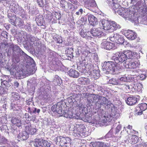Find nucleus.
<instances>
[{"mask_svg":"<svg viewBox=\"0 0 147 147\" xmlns=\"http://www.w3.org/2000/svg\"><path fill=\"white\" fill-rule=\"evenodd\" d=\"M15 75L16 79H20L22 78V77L24 76L21 72V70H19V71H17Z\"/></svg>","mask_w":147,"mask_h":147,"instance_id":"49","label":"nucleus"},{"mask_svg":"<svg viewBox=\"0 0 147 147\" xmlns=\"http://www.w3.org/2000/svg\"><path fill=\"white\" fill-rule=\"evenodd\" d=\"M8 33H7L6 31H3L1 33V36L6 38L7 39L8 37Z\"/></svg>","mask_w":147,"mask_h":147,"instance_id":"62","label":"nucleus"},{"mask_svg":"<svg viewBox=\"0 0 147 147\" xmlns=\"http://www.w3.org/2000/svg\"><path fill=\"white\" fill-rule=\"evenodd\" d=\"M121 125H118L116 128H114V134L117 135L118 134L119 131L121 130Z\"/></svg>","mask_w":147,"mask_h":147,"instance_id":"54","label":"nucleus"},{"mask_svg":"<svg viewBox=\"0 0 147 147\" xmlns=\"http://www.w3.org/2000/svg\"><path fill=\"white\" fill-rule=\"evenodd\" d=\"M11 122L13 124L16 125L18 127H20L21 126V120L18 118L12 117V118Z\"/></svg>","mask_w":147,"mask_h":147,"instance_id":"30","label":"nucleus"},{"mask_svg":"<svg viewBox=\"0 0 147 147\" xmlns=\"http://www.w3.org/2000/svg\"><path fill=\"white\" fill-rule=\"evenodd\" d=\"M109 115L112 118H117L119 116V114L117 111L115 110L113 111V109H112L111 113Z\"/></svg>","mask_w":147,"mask_h":147,"instance_id":"44","label":"nucleus"},{"mask_svg":"<svg viewBox=\"0 0 147 147\" xmlns=\"http://www.w3.org/2000/svg\"><path fill=\"white\" fill-rule=\"evenodd\" d=\"M7 140L3 136H1L0 138V144L1 145L5 144L7 143Z\"/></svg>","mask_w":147,"mask_h":147,"instance_id":"50","label":"nucleus"},{"mask_svg":"<svg viewBox=\"0 0 147 147\" xmlns=\"http://www.w3.org/2000/svg\"><path fill=\"white\" fill-rule=\"evenodd\" d=\"M35 21L37 25L39 26L43 25L45 24V21L42 16L39 15L36 17Z\"/></svg>","mask_w":147,"mask_h":147,"instance_id":"21","label":"nucleus"},{"mask_svg":"<svg viewBox=\"0 0 147 147\" xmlns=\"http://www.w3.org/2000/svg\"><path fill=\"white\" fill-rule=\"evenodd\" d=\"M119 81L125 82L127 81V78L126 77H122L118 79Z\"/></svg>","mask_w":147,"mask_h":147,"instance_id":"64","label":"nucleus"},{"mask_svg":"<svg viewBox=\"0 0 147 147\" xmlns=\"http://www.w3.org/2000/svg\"><path fill=\"white\" fill-rule=\"evenodd\" d=\"M61 137V146H63L65 144L69 143L70 142V138L67 137H64L60 136Z\"/></svg>","mask_w":147,"mask_h":147,"instance_id":"28","label":"nucleus"},{"mask_svg":"<svg viewBox=\"0 0 147 147\" xmlns=\"http://www.w3.org/2000/svg\"><path fill=\"white\" fill-rule=\"evenodd\" d=\"M130 64V69H134L138 67L140 64L139 62L138 61H136L133 60V59H131Z\"/></svg>","mask_w":147,"mask_h":147,"instance_id":"32","label":"nucleus"},{"mask_svg":"<svg viewBox=\"0 0 147 147\" xmlns=\"http://www.w3.org/2000/svg\"><path fill=\"white\" fill-rule=\"evenodd\" d=\"M80 98L77 97V95H75L69 97L68 98V101L69 103L77 102V106L79 108L80 110H82L83 109V105L80 104H78V101H79Z\"/></svg>","mask_w":147,"mask_h":147,"instance_id":"9","label":"nucleus"},{"mask_svg":"<svg viewBox=\"0 0 147 147\" xmlns=\"http://www.w3.org/2000/svg\"><path fill=\"white\" fill-rule=\"evenodd\" d=\"M125 10L123 8H119L116 11L115 10V12H117V13L120 15V16H122L124 18V16L127 14V13L125 12Z\"/></svg>","mask_w":147,"mask_h":147,"instance_id":"34","label":"nucleus"},{"mask_svg":"<svg viewBox=\"0 0 147 147\" xmlns=\"http://www.w3.org/2000/svg\"><path fill=\"white\" fill-rule=\"evenodd\" d=\"M112 119V118L110 115H105L101 122L102 123L101 124L103 125H105L106 126L108 125L109 124V123L111 121Z\"/></svg>","mask_w":147,"mask_h":147,"instance_id":"20","label":"nucleus"},{"mask_svg":"<svg viewBox=\"0 0 147 147\" xmlns=\"http://www.w3.org/2000/svg\"><path fill=\"white\" fill-rule=\"evenodd\" d=\"M80 34L81 36L84 38L89 39L91 38L90 31L85 32L83 29L80 31Z\"/></svg>","mask_w":147,"mask_h":147,"instance_id":"27","label":"nucleus"},{"mask_svg":"<svg viewBox=\"0 0 147 147\" xmlns=\"http://www.w3.org/2000/svg\"><path fill=\"white\" fill-rule=\"evenodd\" d=\"M45 18L48 19L49 21L53 20V17L52 13L49 11H47L44 14Z\"/></svg>","mask_w":147,"mask_h":147,"instance_id":"35","label":"nucleus"},{"mask_svg":"<svg viewBox=\"0 0 147 147\" xmlns=\"http://www.w3.org/2000/svg\"><path fill=\"white\" fill-rule=\"evenodd\" d=\"M101 23L103 29L105 30H109L112 28L111 22L109 21L107 19H103L101 21Z\"/></svg>","mask_w":147,"mask_h":147,"instance_id":"15","label":"nucleus"},{"mask_svg":"<svg viewBox=\"0 0 147 147\" xmlns=\"http://www.w3.org/2000/svg\"><path fill=\"white\" fill-rule=\"evenodd\" d=\"M124 18L133 22L136 20V17L135 14L132 12L129 13H128V12H127L126 14L124 16Z\"/></svg>","mask_w":147,"mask_h":147,"instance_id":"25","label":"nucleus"},{"mask_svg":"<svg viewBox=\"0 0 147 147\" xmlns=\"http://www.w3.org/2000/svg\"><path fill=\"white\" fill-rule=\"evenodd\" d=\"M36 40V39L34 37L29 34H26L25 40L23 43L24 48L26 49L29 50Z\"/></svg>","mask_w":147,"mask_h":147,"instance_id":"5","label":"nucleus"},{"mask_svg":"<svg viewBox=\"0 0 147 147\" xmlns=\"http://www.w3.org/2000/svg\"><path fill=\"white\" fill-rule=\"evenodd\" d=\"M56 53L54 51H50L48 53V56L49 58H50V60L54 59L56 57Z\"/></svg>","mask_w":147,"mask_h":147,"instance_id":"39","label":"nucleus"},{"mask_svg":"<svg viewBox=\"0 0 147 147\" xmlns=\"http://www.w3.org/2000/svg\"><path fill=\"white\" fill-rule=\"evenodd\" d=\"M34 145L36 147H54L52 142L41 138L35 139Z\"/></svg>","mask_w":147,"mask_h":147,"instance_id":"4","label":"nucleus"},{"mask_svg":"<svg viewBox=\"0 0 147 147\" xmlns=\"http://www.w3.org/2000/svg\"><path fill=\"white\" fill-rule=\"evenodd\" d=\"M88 20L90 24L92 26L97 24V18L92 15L88 14Z\"/></svg>","mask_w":147,"mask_h":147,"instance_id":"19","label":"nucleus"},{"mask_svg":"<svg viewBox=\"0 0 147 147\" xmlns=\"http://www.w3.org/2000/svg\"><path fill=\"white\" fill-rule=\"evenodd\" d=\"M92 96L93 97V100L94 102L95 103H97V101H98V100L99 99V98L100 96H99L97 94H92Z\"/></svg>","mask_w":147,"mask_h":147,"instance_id":"48","label":"nucleus"},{"mask_svg":"<svg viewBox=\"0 0 147 147\" xmlns=\"http://www.w3.org/2000/svg\"><path fill=\"white\" fill-rule=\"evenodd\" d=\"M36 118V115L34 114H30L28 119V121H34Z\"/></svg>","mask_w":147,"mask_h":147,"instance_id":"57","label":"nucleus"},{"mask_svg":"<svg viewBox=\"0 0 147 147\" xmlns=\"http://www.w3.org/2000/svg\"><path fill=\"white\" fill-rule=\"evenodd\" d=\"M15 21V26H21L22 25V20L19 18H16Z\"/></svg>","mask_w":147,"mask_h":147,"instance_id":"45","label":"nucleus"},{"mask_svg":"<svg viewBox=\"0 0 147 147\" xmlns=\"http://www.w3.org/2000/svg\"><path fill=\"white\" fill-rule=\"evenodd\" d=\"M90 35L96 38H100L104 36V34L101 31L100 28H94L90 31Z\"/></svg>","mask_w":147,"mask_h":147,"instance_id":"7","label":"nucleus"},{"mask_svg":"<svg viewBox=\"0 0 147 147\" xmlns=\"http://www.w3.org/2000/svg\"><path fill=\"white\" fill-rule=\"evenodd\" d=\"M111 24L112 25V27H113L114 28L113 29L115 30H116L117 29L120 28L121 27L120 26L119 24H117V23L115 22H112Z\"/></svg>","mask_w":147,"mask_h":147,"instance_id":"47","label":"nucleus"},{"mask_svg":"<svg viewBox=\"0 0 147 147\" xmlns=\"http://www.w3.org/2000/svg\"><path fill=\"white\" fill-rule=\"evenodd\" d=\"M26 130L28 135L29 134H34L36 131V129L33 127V125H31L26 126Z\"/></svg>","mask_w":147,"mask_h":147,"instance_id":"22","label":"nucleus"},{"mask_svg":"<svg viewBox=\"0 0 147 147\" xmlns=\"http://www.w3.org/2000/svg\"><path fill=\"white\" fill-rule=\"evenodd\" d=\"M53 13H54L53 16H54V17H55V18H54L53 19V20H52V22H57V20H59L61 18V14L60 13H58L57 12H54Z\"/></svg>","mask_w":147,"mask_h":147,"instance_id":"36","label":"nucleus"},{"mask_svg":"<svg viewBox=\"0 0 147 147\" xmlns=\"http://www.w3.org/2000/svg\"><path fill=\"white\" fill-rule=\"evenodd\" d=\"M6 129H7L8 130H9V129L7 125L6 124V123H3L0 125V129L2 132L4 131Z\"/></svg>","mask_w":147,"mask_h":147,"instance_id":"46","label":"nucleus"},{"mask_svg":"<svg viewBox=\"0 0 147 147\" xmlns=\"http://www.w3.org/2000/svg\"><path fill=\"white\" fill-rule=\"evenodd\" d=\"M137 109H136L137 111H138V109L141 110L142 111H144L147 109V104L146 103H142L138 105V107H137Z\"/></svg>","mask_w":147,"mask_h":147,"instance_id":"37","label":"nucleus"},{"mask_svg":"<svg viewBox=\"0 0 147 147\" xmlns=\"http://www.w3.org/2000/svg\"><path fill=\"white\" fill-rule=\"evenodd\" d=\"M8 44L7 42H5L0 44V51H2L6 50L5 48L8 47Z\"/></svg>","mask_w":147,"mask_h":147,"instance_id":"43","label":"nucleus"},{"mask_svg":"<svg viewBox=\"0 0 147 147\" xmlns=\"http://www.w3.org/2000/svg\"><path fill=\"white\" fill-rule=\"evenodd\" d=\"M29 137L28 134L26 131H22L17 136L18 140L19 141L21 140H24L27 139Z\"/></svg>","mask_w":147,"mask_h":147,"instance_id":"18","label":"nucleus"},{"mask_svg":"<svg viewBox=\"0 0 147 147\" xmlns=\"http://www.w3.org/2000/svg\"><path fill=\"white\" fill-rule=\"evenodd\" d=\"M53 140L55 142L56 144L60 146L61 143V137H60V136L56 138Z\"/></svg>","mask_w":147,"mask_h":147,"instance_id":"55","label":"nucleus"},{"mask_svg":"<svg viewBox=\"0 0 147 147\" xmlns=\"http://www.w3.org/2000/svg\"><path fill=\"white\" fill-rule=\"evenodd\" d=\"M91 98H88L87 99L88 104H89L90 105H92V104L94 102L93 100V97L92 96H90Z\"/></svg>","mask_w":147,"mask_h":147,"instance_id":"58","label":"nucleus"},{"mask_svg":"<svg viewBox=\"0 0 147 147\" xmlns=\"http://www.w3.org/2000/svg\"><path fill=\"white\" fill-rule=\"evenodd\" d=\"M119 80L116 78H112L110 79L109 81V83L114 85H117Z\"/></svg>","mask_w":147,"mask_h":147,"instance_id":"41","label":"nucleus"},{"mask_svg":"<svg viewBox=\"0 0 147 147\" xmlns=\"http://www.w3.org/2000/svg\"><path fill=\"white\" fill-rule=\"evenodd\" d=\"M65 105V102L62 100L60 102H57L56 104L53 105L51 107V110L53 112H56L57 113L58 112H61L60 111V109H61L63 105Z\"/></svg>","mask_w":147,"mask_h":147,"instance_id":"11","label":"nucleus"},{"mask_svg":"<svg viewBox=\"0 0 147 147\" xmlns=\"http://www.w3.org/2000/svg\"><path fill=\"white\" fill-rule=\"evenodd\" d=\"M25 28L26 30L29 32H31L32 31V29L31 27V25L29 23H27L25 25Z\"/></svg>","mask_w":147,"mask_h":147,"instance_id":"59","label":"nucleus"},{"mask_svg":"<svg viewBox=\"0 0 147 147\" xmlns=\"http://www.w3.org/2000/svg\"><path fill=\"white\" fill-rule=\"evenodd\" d=\"M53 82L55 85H60L62 83V80L57 75H55L54 77Z\"/></svg>","mask_w":147,"mask_h":147,"instance_id":"29","label":"nucleus"},{"mask_svg":"<svg viewBox=\"0 0 147 147\" xmlns=\"http://www.w3.org/2000/svg\"><path fill=\"white\" fill-rule=\"evenodd\" d=\"M7 55L11 56L12 61L15 63L13 65V67L15 70L17 68L16 63L21 60H23L25 65H28L30 67H34L35 65V62L32 58L27 55L17 45L13 43L10 44Z\"/></svg>","mask_w":147,"mask_h":147,"instance_id":"1","label":"nucleus"},{"mask_svg":"<svg viewBox=\"0 0 147 147\" xmlns=\"http://www.w3.org/2000/svg\"><path fill=\"white\" fill-rule=\"evenodd\" d=\"M14 10V12L16 13H18L19 11H23L22 7H20L18 5H15V9Z\"/></svg>","mask_w":147,"mask_h":147,"instance_id":"53","label":"nucleus"},{"mask_svg":"<svg viewBox=\"0 0 147 147\" xmlns=\"http://www.w3.org/2000/svg\"><path fill=\"white\" fill-rule=\"evenodd\" d=\"M140 96H131L128 98L125 101L127 104L129 105H132L136 104L140 100Z\"/></svg>","mask_w":147,"mask_h":147,"instance_id":"10","label":"nucleus"},{"mask_svg":"<svg viewBox=\"0 0 147 147\" xmlns=\"http://www.w3.org/2000/svg\"><path fill=\"white\" fill-rule=\"evenodd\" d=\"M7 122L6 117L4 116L0 117V125L3 123H6Z\"/></svg>","mask_w":147,"mask_h":147,"instance_id":"56","label":"nucleus"},{"mask_svg":"<svg viewBox=\"0 0 147 147\" xmlns=\"http://www.w3.org/2000/svg\"><path fill=\"white\" fill-rule=\"evenodd\" d=\"M78 81L82 84L84 85H88L90 84V80L88 78H79Z\"/></svg>","mask_w":147,"mask_h":147,"instance_id":"31","label":"nucleus"},{"mask_svg":"<svg viewBox=\"0 0 147 147\" xmlns=\"http://www.w3.org/2000/svg\"><path fill=\"white\" fill-rule=\"evenodd\" d=\"M51 97V95L48 92H44L43 94V98L44 100H47Z\"/></svg>","mask_w":147,"mask_h":147,"instance_id":"52","label":"nucleus"},{"mask_svg":"<svg viewBox=\"0 0 147 147\" xmlns=\"http://www.w3.org/2000/svg\"><path fill=\"white\" fill-rule=\"evenodd\" d=\"M115 0H112V1H111L109 4L110 7H113V9L115 11V10L116 11L119 8L120 5L119 3H115Z\"/></svg>","mask_w":147,"mask_h":147,"instance_id":"26","label":"nucleus"},{"mask_svg":"<svg viewBox=\"0 0 147 147\" xmlns=\"http://www.w3.org/2000/svg\"><path fill=\"white\" fill-rule=\"evenodd\" d=\"M70 77L74 78H77L78 77L80 73L77 71L73 69H71L67 72Z\"/></svg>","mask_w":147,"mask_h":147,"instance_id":"23","label":"nucleus"},{"mask_svg":"<svg viewBox=\"0 0 147 147\" xmlns=\"http://www.w3.org/2000/svg\"><path fill=\"white\" fill-rule=\"evenodd\" d=\"M135 57L134 53L130 51H127L124 53H117L113 56L111 59L115 61V63H122L123 65L126 68L130 69V59H134Z\"/></svg>","mask_w":147,"mask_h":147,"instance_id":"2","label":"nucleus"},{"mask_svg":"<svg viewBox=\"0 0 147 147\" xmlns=\"http://www.w3.org/2000/svg\"><path fill=\"white\" fill-rule=\"evenodd\" d=\"M63 116L67 118H72L73 117V114L70 111H65V113Z\"/></svg>","mask_w":147,"mask_h":147,"instance_id":"38","label":"nucleus"},{"mask_svg":"<svg viewBox=\"0 0 147 147\" xmlns=\"http://www.w3.org/2000/svg\"><path fill=\"white\" fill-rule=\"evenodd\" d=\"M57 66H55V64L54 62L53 64H51L50 65V68L53 70H55L57 69Z\"/></svg>","mask_w":147,"mask_h":147,"instance_id":"63","label":"nucleus"},{"mask_svg":"<svg viewBox=\"0 0 147 147\" xmlns=\"http://www.w3.org/2000/svg\"><path fill=\"white\" fill-rule=\"evenodd\" d=\"M86 108L85 107H83V109H82L81 111H80V119L83 120V119L84 118H87V114L86 112Z\"/></svg>","mask_w":147,"mask_h":147,"instance_id":"33","label":"nucleus"},{"mask_svg":"<svg viewBox=\"0 0 147 147\" xmlns=\"http://www.w3.org/2000/svg\"><path fill=\"white\" fill-rule=\"evenodd\" d=\"M12 85L10 82L4 80L2 82L0 86V95L7 94L8 90L12 88Z\"/></svg>","mask_w":147,"mask_h":147,"instance_id":"6","label":"nucleus"},{"mask_svg":"<svg viewBox=\"0 0 147 147\" xmlns=\"http://www.w3.org/2000/svg\"><path fill=\"white\" fill-rule=\"evenodd\" d=\"M115 43L105 41L101 44V47L106 50H109L113 48L115 46Z\"/></svg>","mask_w":147,"mask_h":147,"instance_id":"14","label":"nucleus"},{"mask_svg":"<svg viewBox=\"0 0 147 147\" xmlns=\"http://www.w3.org/2000/svg\"><path fill=\"white\" fill-rule=\"evenodd\" d=\"M67 2L65 0H61L60 2V6L63 9V11H66L67 10L65 6L67 5Z\"/></svg>","mask_w":147,"mask_h":147,"instance_id":"42","label":"nucleus"},{"mask_svg":"<svg viewBox=\"0 0 147 147\" xmlns=\"http://www.w3.org/2000/svg\"><path fill=\"white\" fill-rule=\"evenodd\" d=\"M91 144V147H108L105 143L102 142H92Z\"/></svg>","mask_w":147,"mask_h":147,"instance_id":"24","label":"nucleus"},{"mask_svg":"<svg viewBox=\"0 0 147 147\" xmlns=\"http://www.w3.org/2000/svg\"><path fill=\"white\" fill-rule=\"evenodd\" d=\"M105 106V108L107 109H111V110L113 109L112 108H115L113 104H112L111 102H109V103H107V104Z\"/></svg>","mask_w":147,"mask_h":147,"instance_id":"60","label":"nucleus"},{"mask_svg":"<svg viewBox=\"0 0 147 147\" xmlns=\"http://www.w3.org/2000/svg\"><path fill=\"white\" fill-rule=\"evenodd\" d=\"M114 37L116 38L115 42L118 44H122L124 45H126L128 43L124 40L123 37L117 34H115Z\"/></svg>","mask_w":147,"mask_h":147,"instance_id":"16","label":"nucleus"},{"mask_svg":"<svg viewBox=\"0 0 147 147\" xmlns=\"http://www.w3.org/2000/svg\"><path fill=\"white\" fill-rule=\"evenodd\" d=\"M85 5L86 7L91 11H93L94 8L96 5L94 0H86L85 2Z\"/></svg>","mask_w":147,"mask_h":147,"instance_id":"13","label":"nucleus"},{"mask_svg":"<svg viewBox=\"0 0 147 147\" xmlns=\"http://www.w3.org/2000/svg\"><path fill=\"white\" fill-rule=\"evenodd\" d=\"M115 61L105 62L102 66L103 71L106 73H110L113 74H117L122 71L123 67L119 65H117L115 63Z\"/></svg>","mask_w":147,"mask_h":147,"instance_id":"3","label":"nucleus"},{"mask_svg":"<svg viewBox=\"0 0 147 147\" xmlns=\"http://www.w3.org/2000/svg\"><path fill=\"white\" fill-rule=\"evenodd\" d=\"M16 17L15 16H13L9 20V22L13 25L15 26V22L16 20Z\"/></svg>","mask_w":147,"mask_h":147,"instance_id":"61","label":"nucleus"},{"mask_svg":"<svg viewBox=\"0 0 147 147\" xmlns=\"http://www.w3.org/2000/svg\"><path fill=\"white\" fill-rule=\"evenodd\" d=\"M125 36L128 39L131 40H134L137 38L136 33L130 30H127V32L125 33Z\"/></svg>","mask_w":147,"mask_h":147,"instance_id":"17","label":"nucleus"},{"mask_svg":"<svg viewBox=\"0 0 147 147\" xmlns=\"http://www.w3.org/2000/svg\"><path fill=\"white\" fill-rule=\"evenodd\" d=\"M34 67H30L28 65L24 66L23 68L21 70V72L24 76H28L32 74L34 71Z\"/></svg>","mask_w":147,"mask_h":147,"instance_id":"8","label":"nucleus"},{"mask_svg":"<svg viewBox=\"0 0 147 147\" xmlns=\"http://www.w3.org/2000/svg\"><path fill=\"white\" fill-rule=\"evenodd\" d=\"M139 140V138L136 135H132L131 138V144H134L136 143Z\"/></svg>","mask_w":147,"mask_h":147,"instance_id":"40","label":"nucleus"},{"mask_svg":"<svg viewBox=\"0 0 147 147\" xmlns=\"http://www.w3.org/2000/svg\"><path fill=\"white\" fill-rule=\"evenodd\" d=\"M108 102V99L105 97L100 96L99 99L98 100V101H97V103H96V107L97 109H100L101 108V107L102 106H105L106 104ZM101 109H100V110Z\"/></svg>","mask_w":147,"mask_h":147,"instance_id":"12","label":"nucleus"},{"mask_svg":"<svg viewBox=\"0 0 147 147\" xmlns=\"http://www.w3.org/2000/svg\"><path fill=\"white\" fill-rule=\"evenodd\" d=\"M38 5L40 7H44L46 2V0H37Z\"/></svg>","mask_w":147,"mask_h":147,"instance_id":"51","label":"nucleus"}]
</instances>
